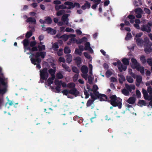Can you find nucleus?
<instances>
[{"label":"nucleus","mask_w":152,"mask_h":152,"mask_svg":"<svg viewBox=\"0 0 152 152\" xmlns=\"http://www.w3.org/2000/svg\"><path fill=\"white\" fill-rule=\"evenodd\" d=\"M61 93L64 95H67L69 94H70L75 96H77L79 94V92L75 88H72L69 90L65 89L61 91Z\"/></svg>","instance_id":"7ed1b4c3"},{"label":"nucleus","mask_w":152,"mask_h":152,"mask_svg":"<svg viewBox=\"0 0 152 152\" xmlns=\"http://www.w3.org/2000/svg\"><path fill=\"white\" fill-rule=\"evenodd\" d=\"M78 75L77 74H75L73 78L74 82H76L78 79Z\"/></svg>","instance_id":"bf43d9fd"},{"label":"nucleus","mask_w":152,"mask_h":152,"mask_svg":"<svg viewBox=\"0 0 152 152\" xmlns=\"http://www.w3.org/2000/svg\"><path fill=\"white\" fill-rule=\"evenodd\" d=\"M126 78L128 82L130 83H133L134 81L133 79L131 76H127Z\"/></svg>","instance_id":"58836bf2"},{"label":"nucleus","mask_w":152,"mask_h":152,"mask_svg":"<svg viewBox=\"0 0 152 152\" xmlns=\"http://www.w3.org/2000/svg\"><path fill=\"white\" fill-rule=\"evenodd\" d=\"M53 3L56 5L60 4L61 3V2L59 0H55L53 2Z\"/></svg>","instance_id":"69168bd1"},{"label":"nucleus","mask_w":152,"mask_h":152,"mask_svg":"<svg viewBox=\"0 0 152 152\" xmlns=\"http://www.w3.org/2000/svg\"><path fill=\"white\" fill-rule=\"evenodd\" d=\"M62 66L65 69L66 71H68L69 72H71V69L68 66H67L66 64H62Z\"/></svg>","instance_id":"bb28decb"},{"label":"nucleus","mask_w":152,"mask_h":152,"mask_svg":"<svg viewBox=\"0 0 152 152\" xmlns=\"http://www.w3.org/2000/svg\"><path fill=\"white\" fill-rule=\"evenodd\" d=\"M123 64L126 65H128L129 64V61L128 59L126 58H124L122 60Z\"/></svg>","instance_id":"f704fd0d"},{"label":"nucleus","mask_w":152,"mask_h":152,"mask_svg":"<svg viewBox=\"0 0 152 152\" xmlns=\"http://www.w3.org/2000/svg\"><path fill=\"white\" fill-rule=\"evenodd\" d=\"M64 4L65 5L69 6V7H67V9H70L75 7L74 3L73 4L72 2L69 1H66L64 3Z\"/></svg>","instance_id":"f8f14e48"},{"label":"nucleus","mask_w":152,"mask_h":152,"mask_svg":"<svg viewBox=\"0 0 152 152\" xmlns=\"http://www.w3.org/2000/svg\"><path fill=\"white\" fill-rule=\"evenodd\" d=\"M136 94L137 97L138 98H139L141 96V93L138 90H137L136 91Z\"/></svg>","instance_id":"0e129e2a"},{"label":"nucleus","mask_w":152,"mask_h":152,"mask_svg":"<svg viewBox=\"0 0 152 152\" xmlns=\"http://www.w3.org/2000/svg\"><path fill=\"white\" fill-rule=\"evenodd\" d=\"M122 93L125 96H128L129 95V92L126 88H124L121 90Z\"/></svg>","instance_id":"393cba45"},{"label":"nucleus","mask_w":152,"mask_h":152,"mask_svg":"<svg viewBox=\"0 0 152 152\" xmlns=\"http://www.w3.org/2000/svg\"><path fill=\"white\" fill-rule=\"evenodd\" d=\"M147 62L149 66H152V58H148L147 60Z\"/></svg>","instance_id":"864d4df0"},{"label":"nucleus","mask_w":152,"mask_h":152,"mask_svg":"<svg viewBox=\"0 0 152 152\" xmlns=\"http://www.w3.org/2000/svg\"><path fill=\"white\" fill-rule=\"evenodd\" d=\"M152 26V22H149L147 23V24L142 25L141 26L140 29L143 31L150 33L151 31V27Z\"/></svg>","instance_id":"20e7f679"},{"label":"nucleus","mask_w":152,"mask_h":152,"mask_svg":"<svg viewBox=\"0 0 152 152\" xmlns=\"http://www.w3.org/2000/svg\"><path fill=\"white\" fill-rule=\"evenodd\" d=\"M134 39L136 40V42L137 45H141L143 43V41L141 38H138L136 39V38H134Z\"/></svg>","instance_id":"a211bd4d"},{"label":"nucleus","mask_w":152,"mask_h":152,"mask_svg":"<svg viewBox=\"0 0 152 152\" xmlns=\"http://www.w3.org/2000/svg\"><path fill=\"white\" fill-rule=\"evenodd\" d=\"M95 96L97 97V98H99L100 96H101V94H99L98 91H96L93 92Z\"/></svg>","instance_id":"6e6d98bb"},{"label":"nucleus","mask_w":152,"mask_h":152,"mask_svg":"<svg viewBox=\"0 0 152 152\" xmlns=\"http://www.w3.org/2000/svg\"><path fill=\"white\" fill-rule=\"evenodd\" d=\"M117 66L118 67V69H119L120 72H122V69L121 68V67L122 65L121 62L118 60V61Z\"/></svg>","instance_id":"4c0bfd02"},{"label":"nucleus","mask_w":152,"mask_h":152,"mask_svg":"<svg viewBox=\"0 0 152 152\" xmlns=\"http://www.w3.org/2000/svg\"><path fill=\"white\" fill-rule=\"evenodd\" d=\"M72 70L73 72L77 74H79V69L76 66H74L72 67Z\"/></svg>","instance_id":"a19ab883"},{"label":"nucleus","mask_w":152,"mask_h":152,"mask_svg":"<svg viewBox=\"0 0 152 152\" xmlns=\"http://www.w3.org/2000/svg\"><path fill=\"white\" fill-rule=\"evenodd\" d=\"M55 76H51V77H49L47 80V83L48 86H49L51 84L53 83V80L55 79Z\"/></svg>","instance_id":"412c9836"},{"label":"nucleus","mask_w":152,"mask_h":152,"mask_svg":"<svg viewBox=\"0 0 152 152\" xmlns=\"http://www.w3.org/2000/svg\"><path fill=\"white\" fill-rule=\"evenodd\" d=\"M33 52L30 51V52L27 53V54H31L29 56L31 63L34 65H36V67L38 68V52H36L35 53H32Z\"/></svg>","instance_id":"f03ea898"},{"label":"nucleus","mask_w":152,"mask_h":152,"mask_svg":"<svg viewBox=\"0 0 152 152\" xmlns=\"http://www.w3.org/2000/svg\"><path fill=\"white\" fill-rule=\"evenodd\" d=\"M45 20L46 23L48 24H50L52 21V20L49 16L46 17Z\"/></svg>","instance_id":"c85d7f7f"},{"label":"nucleus","mask_w":152,"mask_h":152,"mask_svg":"<svg viewBox=\"0 0 152 152\" xmlns=\"http://www.w3.org/2000/svg\"><path fill=\"white\" fill-rule=\"evenodd\" d=\"M136 98L133 96L130 97L127 100V102L130 104H134L136 101Z\"/></svg>","instance_id":"dca6fc26"},{"label":"nucleus","mask_w":152,"mask_h":152,"mask_svg":"<svg viewBox=\"0 0 152 152\" xmlns=\"http://www.w3.org/2000/svg\"><path fill=\"white\" fill-rule=\"evenodd\" d=\"M98 89V88L97 86L96 85H94L93 86V88L91 90V91L93 92L97 91Z\"/></svg>","instance_id":"8fccbe9b"},{"label":"nucleus","mask_w":152,"mask_h":152,"mask_svg":"<svg viewBox=\"0 0 152 152\" xmlns=\"http://www.w3.org/2000/svg\"><path fill=\"white\" fill-rule=\"evenodd\" d=\"M71 41H75L76 43L77 44H80L82 43V41H81V39H80L79 40H76L75 38H73L71 39Z\"/></svg>","instance_id":"3c124183"},{"label":"nucleus","mask_w":152,"mask_h":152,"mask_svg":"<svg viewBox=\"0 0 152 152\" xmlns=\"http://www.w3.org/2000/svg\"><path fill=\"white\" fill-rule=\"evenodd\" d=\"M134 12L136 14L141 13H142L143 11L139 7L135 9Z\"/></svg>","instance_id":"37998d69"},{"label":"nucleus","mask_w":152,"mask_h":152,"mask_svg":"<svg viewBox=\"0 0 152 152\" xmlns=\"http://www.w3.org/2000/svg\"><path fill=\"white\" fill-rule=\"evenodd\" d=\"M131 61L134 65V66H131L133 69L136 68L138 66H139L140 65V64L137 62V61L135 58H132Z\"/></svg>","instance_id":"1a4fd4ad"},{"label":"nucleus","mask_w":152,"mask_h":152,"mask_svg":"<svg viewBox=\"0 0 152 152\" xmlns=\"http://www.w3.org/2000/svg\"><path fill=\"white\" fill-rule=\"evenodd\" d=\"M64 12V10H60L57 12L56 15L57 16H61L63 14Z\"/></svg>","instance_id":"4d7b16f0"},{"label":"nucleus","mask_w":152,"mask_h":152,"mask_svg":"<svg viewBox=\"0 0 152 152\" xmlns=\"http://www.w3.org/2000/svg\"><path fill=\"white\" fill-rule=\"evenodd\" d=\"M100 101H107L114 107H118L119 109H121L122 107V99L119 97H117L115 95L110 96L108 98L105 94H101L99 98Z\"/></svg>","instance_id":"f257e3e1"},{"label":"nucleus","mask_w":152,"mask_h":152,"mask_svg":"<svg viewBox=\"0 0 152 152\" xmlns=\"http://www.w3.org/2000/svg\"><path fill=\"white\" fill-rule=\"evenodd\" d=\"M75 83L72 82L69 83L67 84V87L69 88H75Z\"/></svg>","instance_id":"2f4dec72"},{"label":"nucleus","mask_w":152,"mask_h":152,"mask_svg":"<svg viewBox=\"0 0 152 152\" xmlns=\"http://www.w3.org/2000/svg\"><path fill=\"white\" fill-rule=\"evenodd\" d=\"M132 36L131 33H130L128 32L126 34V37L125 38V39L126 40H129L130 39V38H132Z\"/></svg>","instance_id":"c03bdc74"},{"label":"nucleus","mask_w":152,"mask_h":152,"mask_svg":"<svg viewBox=\"0 0 152 152\" xmlns=\"http://www.w3.org/2000/svg\"><path fill=\"white\" fill-rule=\"evenodd\" d=\"M30 28H31V30L27 32L26 35V37L27 38H28L30 37L32 35V31L34 30V27H31L30 26Z\"/></svg>","instance_id":"ddd939ff"},{"label":"nucleus","mask_w":152,"mask_h":152,"mask_svg":"<svg viewBox=\"0 0 152 152\" xmlns=\"http://www.w3.org/2000/svg\"><path fill=\"white\" fill-rule=\"evenodd\" d=\"M90 46V44L89 42H86L85 44L84 49L86 50H88L91 52H93V50Z\"/></svg>","instance_id":"9b49d317"},{"label":"nucleus","mask_w":152,"mask_h":152,"mask_svg":"<svg viewBox=\"0 0 152 152\" xmlns=\"http://www.w3.org/2000/svg\"><path fill=\"white\" fill-rule=\"evenodd\" d=\"M144 43L147 45H148L150 41L149 39L148 38H145L144 39Z\"/></svg>","instance_id":"e2e57ef3"},{"label":"nucleus","mask_w":152,"mask_h":152,"mask_svg":"<svg viewBox=\"0 0 152 152\" xmlns=\"http://www.w3.org/2000/svg\"><path fill=\"white\" fill-rule=\"evenodd\" d=\"M144 11L145 13L149 14L151 13V12L150 10L147 8H145L144 10Z\"/></svg>","instance_id":"774afa93"},{"label":"nucleus","mask_w":152,"mask_h":152,"mask_svg":"<svg viewBox=\"0 0 152 152\" xmlns=\"http://www.w3.org/2000/svg\"><path fill=\"white\" fill-rule=\"evenodd\" d=\"M29 42V40L27 39H25L23 40V43L24 49V52L26 51V50H27V48L29 47L28 46Z\"/></svg>","instance_id":"9d476101"},{"label":"nucleus","mask_w":152,"mask_h":152,"mask_svg":"<svg viewBox=\"0 0 152 152\" xmlns=\"http://www.w3.org/2000/svg\"><path fill=\"white\" fill-rule=\"evenodd\" d=\"M90 96L91 98L93 99L92 100H94V101L97 99V97L95 96L94 94L91 92L90 93Z\"/></svg>","instance_id":"680f3d73"},{"label":"nucleus","mask_w":152,"mask_h":152,"mask_svg":"<svg viewBox=\"0 0 152 152\" xmlns=\"http://www.w3.org/2000/svg\"><path fill=\"white\" fill-rule=\"evenodd\" d=\"M118 76L119 77V82L122 84L123 82L126 80L124 76L122 75L118 74Z\"/></svg>","instance_id":"6ab92c4d"},{"label":"nucleus","mask_w":152,"mask_h":152,"mask_svg":"<svg viewBox=\"0 0 152 152\" xmlns=\"http://www.w3.org/2000/svg\"><path fill=\"white\" fill-rule=\"evenodd\" d=\"M40 76L41 79L43 80H46L48 76L47 69L46 68L43 69L42 71H40Z\"/></svg>","instance_id":"423d86ee"},{"label":"nucleus","mask_w":152,"mask_h":152,"mask_svg":"<svg viewBox=\"0 0 152 152\" xmlns=\"http://www.w3.org/2000/svg\"><path fill=\"white\" fill-rule=\"evenodd\" d=\"M152 45V44L149 45V47H147L145 48L144 51L147 54H148L151 53L152 51V48H151V46Z\"/></svg>","instance_id":"b1692460"},{"label":"nucleus","mask_w":152,"mask_h":152,"mask_svg":"<svg viewBox=\"0 0 152 152\" xmlns=\"http://www.w3.org/2000/svg\"><path fill=\"white\" fill-rule=\"evenodd\" d=\"M71 50L68 47L66 46L64 48V52L65 54L69 53H71Z\"/></svg>","instance_id":"e433bc0d"},{"label":"nucleus","mask_w":152,"mask_h":152,"mask_svg":"<svg viewBox=\"0 0 152 152\" xmlns=\"http://www.w3.org/2000/svg\"><path fill=\"white\" fill-rule=\"evenodd\" d=\"M75 52L76 54H78L80 56L82 55V52L78 48H76L75 49Z\"/></svg>","instance_id":"49530a36"},{"label":"nucleus","mask_w":152,"mask_h":152,"mask_svg":"<svg viewBox=\"0 0 152 152\" xmlns=\"http://www.w3.org/2000/svg\"><path fill=\"white\" fill-rule=\"evenodd\" d=\"M94 101V100H92L90 99H89L87 101V103H86L87 106V107L90 106L93 103Z\"/></svg>","instance_id":"a18cd8bd"},{"label":"nucleus","mask_w":152,"mask_h":152,"mask_svg":"<svg viewBox=\"0 0 152 152\" xmlns=\"http://www.w3.org/2000/svg\"><path fill=\"white\" fill-rule=\"evenodd\" d=\"M142 93L143 95V97L145 99H147L146 97L148 96V94L146 90L145 89H142Z\"/></svg>","instance_id":"473e14b6"},{"label":"nucleus","mask_w":152,"mask_h":152,"mask_svg":"<svg viewBox=\"0 0 152 152\" xmlns=\"http://www.w3.org/2000/svg\"><path fill=\"white\" fill-rule=\"evenodd\" d=\"M46 53L45 51L39 52V57H40L42 58H45L46 56Z\"/></svg>","instance_id":"7c9ffc66"},{"label":"nucleus","mask_w":152,"mask_h":152,"mask_svg":"<svg viewBox=\"0 0 152 152\" xmlns=\"http://www.w3.org/2000/svg\"><path fill=\"white\" fill-rule=\"evenodd\" d=\"M53 48L55 51H57L59 48V46L57 42H55L53 45Z\"/></svg>","instance_id":"ea45409f"},{"label":"nucleus","mask_w":152,"mask_h":152,"mask_svg":"<svg viewBox=\"0 0 152 152\" xmlns=\"http://www.w3.org/2000/svg\"><path fill=\"white\" fill-rule=\"evenodd\" d=\"M45 49V45H39V51L44 50Z\"/></svg>","instance_id":"09e8293b"},{"label":"nucleus","mask_w":152,"mask_h":152,"mask_svg":"<svg viewBox=\"0 0 152 152\" xmlns=\"http://www.w3.org/2000/svg\"><path fill=\"white\" fill-rule=\"evenodd\" d=\"M68 14L63 15L61 18V20L63 21L64 22L67 21V22L66 23V24L67 25H68V20H66L67 19H68Z\"/></svg>","instance_id":"a878e982"},{"label":"nucleus","mask_w":152,"mask_h":152,"mask_svg":"<svg viewBox=\"0 0 152 152\" xmlns=\"http://www.w3.org/2000/svg\"><path fill=\"white\" fill-rule=\"evenodd\" d=\"M56 77L58 79H61L63 78V76L61 73L59 72L57 74Z\"/></svg>","instance_id":"de8ad7c7"},{"label":"nucleus","mask_w":152,"mask_h":152,"mask_svg":"<svg viewBox=\"0 0 152 152\" xmlns=\"http://www.w3.org/2000/svg\"><path fill=\"white\" fill-rule=\"evenodd\" d=\"M55 72V69H50L48 70V72L49 73V74L51 75V76H55L54 75Z\"/></svg>","instance_id":"72a5a7b5"},{"label":"nucleus","mask_w":152,"mask_h":152,"mask_svg":"<svg viewBox=\"0 0 152 152\" xmlns=\"http://www.w3.org/2000/svg\"><path fill=\"white\" fill-rule=\"evenodd\" d=\"M84 95H85V99H87L89 97L90 95L89 94L88 92L87 91V90L85 88H84Z\"/></svg>","instance_id":"5fc2aeb1"},{"label":"nucleus","mask_w":152,"mask_h":152,"mask_svg":"<svg viewBox=\"0 0 152 152\" xmlns=\"http://www.w3.org/2000/svg\"><path fill=\"white\" fill-rule=\"evenodd\" d=\"M63 49L62 48H60L59 50L57 52V55L58 56H61L63 54Z\"/></svg>","instance_id":"052dcab7"},{"label":"nucleus","mask_w":152,"mask_h":152,"mask_svg":"<svg viewBox=\"0 0 152 152\" xmlns=\"http://www.w3.org/2000/svg\"><path fill=\"white\" fill-rule=\"evenodd\" d=\"M74 59L77 65H80L82 62L81 59V58L79 56L75 58Z\"/></svg>","instance_id":"5701e85b"},{"label":"nucleus","mask_w":152,"mask_h":152,"mask_svg":"<svg viewBox=\"0 0 152 152\" xmlns=\"http://www.w3.org/2000/svg\"><path fill=\"white\" fill-rule=\"evenodd\" d=\"M112 73L109 70H108L106 72V76L107 77H110L112 75Z\"/></svg>","instance_id":"603ef678"},{"label":"nucleus","mask_w":152,"mask_h":152,"mask_svg":"<svg viewBox=\"0 0 152 152\" xmlns=\"http://www.w3.org/2000/svg\"><path fill=\"white\" fill-rule=\"evenodd\" d=\"M72 61V56L71 54H68L66 56V61L69 64Z\"/></svg>","instance_id":"c756f323"},{"label":"nucleus","mask_w":152,"mask_h":152,"mask_svg":"<svg viewBox=\"0 0 152 152\" xmlns=\"http://www.w3.org/2000/svg\"><path fill=\"white\" fill-rule=\"evenodd\" d=\"M56 86L55 87V89L56 90V92L57 93H59L61 91V84H58L56 85Z\"/></svg>","instance_id":"c9c22d12"},{"label":"nucleus","mask_w":152,"mask_h":152,"mask_svg":"<svg viewBox=\"0 0 152 152\" xmlns=\"http://www.w3.org/2000/svg\"><path fill=\"white\" fill-rule=\"evenodd\" d=\"M140 60L142 64H144L146 63V61L144 55H142L140 56Z\"/></svg>","instance_id":"cd10ccee"},{"label":"nucleus","mask_w":152,"mask_h":152,"mask_svg":"<svg viewBox=\"0 0 152 152\" xmlns=\"http://www.w3.org/2000/svg\"><path fill=\"white\" fill-rule=\"evenodd\" d=\"M83 54L85 57L87 58L88 59H89L90 58V55H89L87 52H84Z\"/></svg>","instance_id":"338daca9"},{"label":"nucleus","mask_w":152,"mask_h":152,"mask_svg":"<svg viewBox=\"0 0 152 152\" xmlns=\"http://www.w3.org/2000/svg\"><path fill=\"white\" fill-rule=\"evenodd\" d=\"M135 69H136L137 71H140V72L142 75H143L144 74L145 70L144 67L142 66H141L140 65L139 66H138Z\"/></svg>","instance_id":"4be33fe9"},{"label":"nucleus","mask_w":152,"mask_h":152,"mask_svg":"<svg viewBox=\"0 0 152 152\" xmlns=\"http://www.w3.org/2000/svg\"><path fill=\"white\" fill-rule=\"evenodd\" d=\"M26 21L29 24H35L36 23V20L34 18L29 17L26 20Z\"/></svg>","instance_id":"4468645a"},{"label":"nucleus","mask_w":152,"mask_h":152,"mask_svg":"<svg viewBox=\"0 0 152 152\" xmlns=\"http://www.w3.org/2000/svg\"><path fill=\"white\" fill-rule=\"evenodd\" d=\"M126 88L129 92H131L132 90H134L135 89V86L134 85H129L128 84L126 83L125 84Z\"/></svg>","instance_id":"0eeeda50"},{"label":"nucleus","mask_w":152,"mask_h":152,"mask_svg":"<svg viewBox=\"0 0 152 152\" xmlns=\"http://www.w3.org/2000/svg\"><path fill=\"white\" fill-rule=\"evenodd\" d=\"M137 105L140 107H142L143 106H146V103L144 100H139Z\"/></svg>","instance_id":"aec40b11"},{"label":"nucleus","mask_w":152,"mask_h":152,"mask_svg":"<svg viewBox=\"0 0 152 152\" xmlns=\"http://www.w3.org/2000/svg\"><path fill=\"white\" fill-rule=\"evenodd\" d=\"M81 71L83 74H87L88 72V67L86 65H83L81 67Z\"/></svg>","instance_id":"f3484780"},{"label":"nucleus","mask_w":152,"mask_h":152,"mask_svg":"<svg viewBox=\"0 0 152 152\" xmlns=\"http://www.w3.org/2000/svg\"><path fill=\"white\" fill-rule=\"evenodd\" d=\"M147 91L149 94H152V88L151 86H149L148 87Z\"/></svg>","instance_id":"13d9d810"},{"label":"nucleus","mask_w":152,"mask_h":152,"mask_svg":"<svg viewBox=\"0 0 152 152\" xmlns=\"http://www.w3.org/2000/svg\"><path fill=\"white\" fill-rule=\"evenodd\" d=\"M37 42L35 41H31L29 42L30 46L27 48V50H28L30 51H37L38 50V48L37 46H35Z\"/></svg>","instance_id":"39448f33"},{"label":"nucleus","mask_w":152,"mask_h":152,"mask_svg":"<svg viewBox=\"0 0 152 152\" xmlns=\"http://www.w3.org/2000/svg\"><path fill=\"white\" fill-rule=\"evenodd\" d=\"M142 80V78L140 75H137L136 77V81L137 83H141Z\"/></svg>","instance_id":"79ce46f5"},{"label":"nucleus","mask_w":152,"mask_h":152,"mask_svg":"<svg viewBox=\"0 0 152 152\" xmlns=\"http://www.w3.org/2000/svg\"><path fill=\"white\" fill-rule=\"evenodd\" d=\"M131 61L134 65V66H131L133 69L136 68L138 66H139L140 65V64L137 62V61L135 58H132Z\"/></svg>","instance_id":"6e6552de"},{"label":"nucleus","mask_w":152,"mask_h":152,"mask_svg":"<svg viewBox=\"0 0 152 152\" xmlns=\"http://www.w3.org/2000/svg\"><path fill=\"white\" fill-rule=\"evenodd\" d=\"M91 7V4L88 1H86V3L81 7V8L83 10H85L86 8L89 9Z\"/></svg>","instance_id":"2eb2a0df"}]
</instances>
